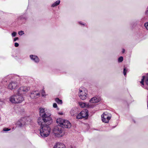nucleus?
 Wrapping results in <instances>:
<instances>
[{"label":"nucleus","instance_id":"1","mask_svg":"<svg viewBox=\"0 0 148 148\" xmlns=\"http://www.w3.org/2000/svg\"><path fill=\"white\" fill-rule=\"evenodd\" d=\"M39 114L41 117L38 119L37 122L38 124H42V123H47L50 124L52 122V120L50 117L51 114L44 108H40Z\"/></svg>","mask_w":148,"mask_h":148},{"label":"nucleus","instance_id":"2","mask_svg":"<svg viewBox=\"0 0 148 148\" xmlns=\"http://www.w3.org/2000/svg\"><path fill=\"white\" fill-rule=\"evenodd\" d=\"M40 125V134L42 137H47L50 132L51 129L49 126L50 124L47 123H43L42 124H38Z\"/></svg>","mask_w":148,"mask_h":148},{"label":"nucleus","instance_id":"3","mask_svg":"<svg viewBox=\"0 0 148 148\" xmlns=\"http://www.w3.org/2000/svg\"><path fill=\"white\" fill-rule=\"evenodd\" d=\"M24 100L23 96L18 93L17 92L16 95H13L9 98V101L12 103H21Z\"/></svg>","mask_w":148,"mask_h":148},{"label":"nucleus","instance_id":"4","mask_svg":"<svg viewBox=\"0 0 148 148\" xmlns=\"http://www.w3.org/2000/svg\"><path fill=\"white\" fill-rule=\"evenodd\" d=\"M56 122L61 127L63 128H69L71 127V124L68 121L63 119L62 118H58L57 119Z\"/></svg>","mask_w":148,"mask_h":148},{"label":"nucleus","instance_id":"5","mask_svg":"<svg viewBox=\"0 0 148 148\" xmlns=\"http://www.w3.org/2000/svg\"><path fill=\"white\" fill-rule=\"evenodd\" d=\"M63 128L58 124V126L55 127L53 130V132L55 135L58 137H62L63 136Z\"/></svg>","mask_w":148,"mask_h":148},{"label":"nucleus","instance_id":"6","mask_svg":"<svg viewBox=\"0 0 148 148\" xmlns=\"http://www.w3.org/2000/svg\"><path fill=\"white\" fill-rule=\"evenodd\" d=\"M29 118L23 117L18 120L16 122V125L19 127H22L26 124L28 123Z\"/></svg>","mask_w":148,"mask_h":148},{"label":"nucleus","instance_id":"7","mask_svg":"<svg viewBox=\"0 0 148 148\" xmlns=\"http://www.w3.org/2000/svg\"><path fill=\"white\" fill-rule=\"evenodd\" d=\"M87 95V90L84 89H80L78 95L80 99L84 100L86 98Z\"/></svg>","mask_w":148,"mask_h":148},{"label":"nucleus","instance_id":"8","mask_svg":"<svg viewBox=\"0 0 148 148\" xmlns=\"http://www.w3.org/2000/svg\"><path fill=\"white\" fill-rule=\"evenodd\" d=\"M102 120L104 123H108L111 118L110 114L106 112H104L101 116Z\"/></svg>","mask_w":148,"mask_h":148},{"label":"nucleus","instance_id":"9","mask_svg":"<svg viewBox=\"0 0 148 148\" xmlns=\"http://www.w3.org/2000/svg\"><path fill=\"white\" fill-rule=\"evenodd\" d=\"M29 88L27 86L22 87H20L18 90V93L21 95V94H24L27 92Z\"/></svg>","mask_w":148,"mask_h":148},{"label":"nucleus","instance_id":"10","mask_svg":"<svg viewBox=\"0 0 148 148\" xmlns=\"http://www.w3.org/2000/svg\"><path fill=\"white\" fill-rule=\"evenodd\" d=\"M18 86V84L17 82L15 81L11 82L8 84V89L12 90L14 89Z\"/></svg>","mask_w":148,"mask_h":148},{"label":"nucleus","instance_id":"11","mask_svg":"<svg viewBox=\"0 0 148 148\" xmlns=\"http://www.w3.org/2000/svg\"><path fill=\"white\" fill-rule=\"evenodd\" d=\"M40 93L37 91H32L30 95V97L32 99H36L39 97Z\"/></svg>","mask_w":148,"mask_h":148},{"label":"nucleus","instance_id":"12","mask_svg":"<svg viewBox=\"0 0 148 148\" xmlns=\"http://www.w3.org/2000/svg\"><path fill=\"white\" fill-rule=\"evenodd\" d=\"M79 104L80 107L82 108H92L94 107L93 105L87 104L85 103L79 102Z\"/></svg>","mask_w":148,"mask_h":148},{"label":"nucleus","instance_id":"13","mask_svg":"<svg viewBox=\"0 0 148 148\" xmlns=\"http://www.w3.org/2000/svg\"><path fill=\"white\" fill-rule=\"evenodd\" d=\"M80 114L82 115V117L83 118H86V119L88 116V110L87 109H85L82 111L80 112Z\"/></svg>","mask_w":148,"mask_h":148},{"label":"nucleus","instance_id":"14","mask_svg":"<svg viewBox=\"0 0 148 148\" xmlns=\"http://www.w3.org/2000/svg\"><path fill=\"white\" fill-rule=\"evenodd\" d=\"M30 57L32 60L36 63H38L39 62V58L36 56L31 55L30 56Z\"/></svg>","mask_w":148,"mask_h":148},{"label":"nucleus","instance_id":"15","mask_svg":"<svg viewBox=\"0 0 148 148\" xmlns=\"http://www.w3.org/2000/svg\"><path fill=\"white\" fill-rule=\"evenodd\" d=\"M100 101V99L99 98H98L97 97H94L90 100L89 101L90 103H96L99 102Z\"/></svg>","mask_w":148,"mask_h":148},{"label":"nucleus","instance_id":"16","mask_svg":"<svg viewBox=\"0 0 148 148\" xmlns=\"http://www.w3.org/2000/svg\"><path fill=\"white\" fill-rule=\"evenodd\" d=\"M53 148H66L65 145L62 143H57L54 146Z\"/></svg>","mask_w":148,"mask_h":148},{"label":"nucleus","instance_id":"17","mask_svg":"<svg viewBox=\"0 0 148 148\" xmlns=\"http://www.w3.org/2000/svg\"><path fill=\"white\" fill-rule=\"evenodd\" d=\"M77 112V109L75 108H73L71 110L70 113L71 116H74Z\"/></svg>","mask_w":148,"mask_h":148},{"label":"nucleus","instance_id":"18","mask_svg":"<svg viewBox=\"0 0 148 148\" xmlns=\"http://www.w3.org/2000/svg\"><path fill=\"white\" fill-rule=\"evenodd\" d=\"M60 0L57 1L52 5L51 7H55L57 6L60 4Z\"/></svg>","mask_w":148,"mask_h":148},{"label":"nucleus","instance_id":"19","mask_svg":"<svg viewBox=\"0 0 148 148\" xmlns=\"http://www.w3.org/2000/svg\"><path fill=\"white\" fill-rule=\"evenodd\" d=\"M55 101L58 104H61L62 102L61 100L60 99L58 98H56L55 99Z\"/></svg>","mask_w":148,"mask_h":148},{"label":"nucleus","instance_id":"20","mask_svg":"<svg viewBox=\"0 0 148 148\" xmlns=\"http://www.w3.org/2000/svg\"><path fill=\"white\" fill-rule=\"evenodd\" d=\"M82 115L80 114V112L76 116V118L77 119H81L83 118L82 117Z\"/></svg>","mask_w":148,"mask_h":148},{"label":"nucleus","instance_id":"21","mask_svg":"<svg viewBox=\"0 0 148 148\" xmlns=\"http://www.w3.org/2000/svg\"><path fill=\"white\" fill-rule=\"evenodd\" d=\"M123 60V58L122 56L119 57L118 59V61L119 62H121Z\"/></svg>","mask_w":148,"mask_h":148},{"label":"nucleus","instance_id":"22","mask_svg":"<svg viewBox=\"0 0 148 148\" xmlns=\"http://www.w3.org/2000/svg\"><path fill=\"white\" fill-rule=\"evenodd\" d=\"M127 69H126V68H124L123 69V73L124 75L125 76L126 75Z\"/></svg>","mask_w":148,"mask_h":148},{"label":"nucleus","instance_id":"23","mask_svg":"<svg viewBox=\"0 0 148 148\" xmlns=\"http://www.w3.org/2000/svg\"><path fill=\"white\" fill-rule=\"evenodd\" d=\"M145 76H143V78L142 79L141 81L140 82V83L142 84L143 86L144 85V79Z\"/></svg>","mask_w":148,"mask_h":148},{"label":"nucleus","instance_id":"24","mask_svg":"<svg viewBox=\"0 0 148 148\" xmlns=\"http://www.w3.org/2000/svg\"><path fill=\"white\" fill-rule=\"evenodd\" d=\"M18 34L19 35L21 36L23 34H24V33L23 31H21L18 32Z\"/></svg>","mask_w":148,"mask_h":148},{"label":"nucleus","instance_id":"25","mask_svg":"<svg viewBox=\"0 0 148 148\" xmlns=\"http://www.w3.org/2000/svg\"><path fill=\"white\" fill-rule=\"evenodd\" d=\"M16 33L15 32H13L12 33V37H14L16 36Z\"/></svg>","mask_w":148,"mask_h":148},{"label":"nucleus","instance_id":"26","mask_svg":"<svg viewBox=\"0 0 148 148\" xmlns=\"http://www.w3.org/2000/svg\"><path fill=\"white\" fill-rule=\"evenodd\" d=\"M10 129L7 128H4L3 130L4 131H5V132H7L8 131H10Z\"/></svg>","mask_w":148,"mask_h":148},{"label":"nucleus","instance_id":"27","mask_svg":"<svg viewBox=\"0 0 148 148\" xmlns=\"http://www.w3.org/2000/svg\"><path fill=\"white\" fill-rule=\"evenodd\" d=\"M144 25L146 29L148 30V22L145 23L144 24Z\"/></svg>","mask_w":148,"mask_h":148},{"label":"nucleus","instance_id":"28","mask_svg":"<svg viewBox=\"0 0 148 148\" xmlns=\"http://www.w3.org/2000/svg\"><path fill=\"white\" fill-rule=\"evenodd\" d=\"M20 19H24L25 20H26L27 19V17H26L25 16H21L20 17Z\"/></svg>","mask_w":148,"mask_h":148},{"label":"nucleus","instance_id":"29","mask_svg":"<svg viewBox=\"0 0 148 148\" xmlns=\"http://www.w3.org/2000/svg\"><path fill=\"white\" fill-rule=\"evenodd\" d=\"M145 83L147 85H148V77L146 78L145 79Z\"/></svg>","mask_w":148,"mask_h":148},{"label":"nucleus","instance_id":"30","mask_svg":"<svg viewBox=\"0 0 148 148\" xmlns=\"http://www.w3.org/2000/svg\"><path fill=\"white\" fill-rule=\"evenodd\" d=\"M53 107L54 108H57L58 106L57 104L56 103H53Z\"/></svg>","mask_w":148,"mask_h":148},{"label":"nucleus","instance_id":"31","mask_svg":"<svg viewBox=\"0 0 148 148\" xmlns=\"http://www.w3.org/2000/svg\"><path fill=\"white\" fill-rule=\"evenodd\" d=\"M145 14L146 15H148V6L147 7V9L145 12Z\"/></svg>","mask_w":148,"mask_h":148},{"label":"nucleus","instance_id":"32","mask_svg":"<svg viewBox=\"0 0 148 148\" xmlns=\"http://www.w3.org/2000/svg\"><path fill=\"white\" fill-rule=\"evenodd\" d=\"M18 46H19V44L18 43L15 42L14 43V46L15 47H18Z\"/></svg>","mask_w":148,"mask_h":148},{"label":"nucleus","instance_id":"33","mask_svg":"<svg viewBox=\"0 0 148 148\" xmlns=\"http://www.w3.org/2000/svg\"><path fill=\"white\" fill-rule=\"evenodd\" d=\"M42 96H45V92L43 90L42 91Z\"/></svg>","mask_w":148,"mask_h":148},{"label":"nucleus","instance_id":"34","mask_svg":"<svg viewBox=\"0 0 148 148\" xmlns=\"http://www.w3.org/2000/svg\"><path fill=\"white\" fill-rule=\"evenodd\" d=\"M18 39V38L15 37L14 38V41H15Z\"/></svg>","mask_w":148,"mask_h":148},{"label":"nucleus","instance_id":"35","mask_svg":"<svg viewBox=\"0 0 148 148\" xmlns=\"http://www.w3.org/2000/svg\"><path fill=\"white\" fill-rule=\"evenodd\" d=\"M125 52V49H123L122 52L123 53H124Z\"/></svg>","mask_w":148,"mask_h":148},{"label":"nucleus","instance_id":"36","mask_svg":"<svg viewBox=\"0 0 148 148\" xmlns=\"http://www.w3.org/2000/svg\"><path fill=\"white\" fill-rule=\"evenodd\" d=\"M79 24L81 25H84L85 24L84 23H81V22L79 23Z\"/></svg>","mask_w":148,"mask_h":148},{"label":"nucleus","instance_id":"37","mask_svg":"<svg viewBox=\"0 0 148 148\" xmlns=\"http://www.w3.org/2000/svg\"><path fill=\"white\" fill-rule=\"evenodd\" d=\"M59 114L60 115H62L63 114V113L62 112H60L59 113Z\"/></svg>","mask_w":148,"mask_h":148}]
</instances>
